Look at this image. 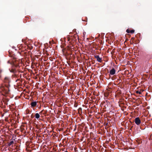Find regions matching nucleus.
<instances>
[{
    "label": "nucleus",
    "mask_w": 152,
    "mask_h": 152,
    "mask_svg": "<svg viewBox=\"0 0 152 152\" xmlns=\"http://www.w3.org/2000/svg\"><path fill=\"white\" fill-rule=\"evenodd\" d=\"M135 122L137 125H139L141 123V120L139 117H137L135 118Z\"/></svg>",
    "instance_id": "nucleus-1"
},
{
    "label": "nucleus",
    "mask_w": 152,
    "mask_h": 152,
    "mask_svg": "<svg viewBox=\"0 0 152 152\" xmlns=\"http://www.w3.org/2000/svg\"><path fill=\"white\" fill-rule=\"evenodd\" d=\"M95 57L97 61L99 62H101L102 61V59L100 58L98 55H96L94 56Z\"/></svg>",
    "instance_id": "nucleus-2"
},
{
    "label": "nucleus",
    "mask_w": 152,
    "mask_h": 152,
    "mask_svg": "<svg viewBox=\"0 0 152 152\" xmlns=\"http://www.w3.org/2000/svg\"><path fill=\"white\" fill-rule=\"evenodd\" d=\"M115 70L114 69H112L110 72V74L111 75H113L115 74Z\"/></svg>",
    "instance_id": "nucleus-3"
},
{
    "label": "nucleus",
    "mask_w": 152,
    "mask_h": 152,
    "mask_svg": "<svg viewBox=\"0 0 152 152\" xmlns=\"http://www.w3.org/2000/svg\"><path fill=\"white\" fill-rule=\"evenodd\" d=\"M37 105V102H33L31 103V105L32 107H35Z\"/></svg>",
    "instance_id": "nucleus-4"
},
{
    "label": "nucleus",
    "mask_w": 152,
    "mask_h": 152,
    "mask_svg": "<svg viewBox=\"0 0 152 152\" xmlns=\"http://www.w3.org/2000/svg\"><path fill=\"white\" fill-rule=\"evenodd\" d=\"M35 118H36L38 119V118H39L40 115H39V113H36L35 114Z\"/></svg>",
    "instance_id": "nucleus-5"
},
{
    "label": "nucleus",
    "mask_w": 152,
    "mask_h": 152,
    "mask_svg": "<svg viewBox=\"0 0 152 152\" xmlns=\"http://www.w3.org/2000/svg\"><path fill=\"white\" fill-rule=\"evenodd\" d=\"M13 143V141H12L10 142L8 144V145L9 146L11 145Z\"/></svg>",
    "instance_id": "nucleus-6"
},
{
    "label": "nucleus",
    "mask_w": 152,
    "mask_h": 152,
    "mask_svg": "<svg viewBox=\"0 0 152 152\" xmlns=\"http://www.w3.org/2000/svg\"><path fill=\"white\" fill-rule=\"evenodd\" d=\"M134 32V30H132L130 31V33H131L132 34H133Z\"/></svg>",
    "instance_id": "nucleus-7"
},
{
    "label": "nucleus",
    "mask_w": 152,
    "mask_h": 152,
    "mask_svg": "<svg viewBox=\"0 0 152 152\" xmlns=\"http://www.w3.org/2000/svg\"><path fill=\"white\" fill-rule=\"evenodd\" d=\"M136 93L137 94H141V92L140 91H136Z\"/></svg>",
    "instance_id": "nucleus-8"
},
{
    "label": "nucleus",
    "mask_w": 152,
    "mask_h": 152,
    "mask_svg": "<svg viewBox=\"0 0 152 152\" xmlns=\"http://www.w3.org/2000/svg\"><path fill=\"white\" fill-rule=\"evenodd\" d=\"M126 31L127 33H130V31L129 30L127 29Z\"/></svg>",
    "instance_id": "nucleus-9"
},
{
    "label": "nucleus",
    "mask_w": 152,
    "mask_h": 152,
    "mask_svg": "<svg viewBox=\"0 0 152 152\" xmlns=\"http://www.w3.org/2000/svg\"><path fill=\"white\" fill-rule=\"evenodd\" d=\"M65 152H68V151H65Z\"/></svg>",
    "instance_id": "nucleus-10"
}]
</instances>
